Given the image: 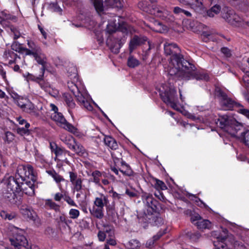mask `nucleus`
<instances>
[{
	"instance_id": "f257e3e1",
	"label": "nucleus",
	"mask_w": 249,
	"mask_h": 249,
	"mask_svg": "<svg viewBox=\"0 0 249 249\" xmlns=\"http://www.w3.org/2000/svg\"><path fill=\"white\" fill-rule=\"evenodd\" d=\"M164 50L166 55L171 56L168 70L170 75L185 80L195 79L207 81L209 80L207 73L196 71L193 64L184 59L180 49L176 44L165 42Z\"/></svg>"
},
{
	"instance_id": "f03ea898",
	"label": "nucleus",
	"mask_w": 249,
	"mask_h": 249,
	"mask_svg": "<svg viewBox=\"0 0 249 249\" xmlns=\"http://www.w3.org/2000/svg\"><path fill=\"white\" fill-rule=\"evenodd\" d=\"M68 73L70 79L73 80V81L68 82L69 89L73 93L81 106L89 111H92L93 102L86 93L83 86L80 85V82L78 81V77L76 67L71 65L68 70Z\"/></svg>"
},
{
	"instance_id": "7ed1b4c3",
	"label": "nucleus",
	"mask_w": 249,
	"mask_h": 249,
	"mask_svg": "<svg viewBox=\"0 0 249 249\" xmlns=\"http://www.w3.org/2000/svg\"><path fill=\"white\" fill-rule=\"evenodd\" d=\"M138 6L143 11L159 17L166 22L171 23L175 19L171 12L166 7L157 5L156 1H141L138 3Z\"/></svg>"
},
{
	"instance_id": "20e7f679",
	"label": "nucleus",
	"mask_w": 249,
	"mask_h": 249,
	"mask_svg": "<svg viewBox=\"0 0 249 249\" xmlns=\"http://www.w3.org/2000/svg\"><path fill=\"white\" fill-rule=\"evenodd\" d=\"M21 181L16 175V178L12 176L6 175L4 177V183L6 185V189L4 193V197L10 203L17 204V195L21 192L20 186Z\"/></svg>"
},
{
	"instance_id": "39448f33",
	"label": "nucleus",
	"mask_w": 249,
	"mask_h": 249,
	"mask_svg": "<svg viewBox=\"0 0 249 249\" xmlns=\"http://www.w3.org/2000/svg\"><path fill=\"white\" fill-rule=\"evenodd\" d=\"M122 7L123 4L120 0H106L104 3L103 0H94V9L100 16L105 14L109 8L121 9Z\"/></svg>"
},
{
	"instance_id": "423d86ee",
	"label": "nucleus",
	"mask_w": 249,
	"mask_h": 249,
	"mask_svg": "<svg viewBox=\"0 0 249 249\" xmlns=\"http://www.w3.org/2000/svg\"><path fill=\"white\" fill-rule=\"evenodd\" d=\"M17 175L21 181H36V177L31 165L20 166L17 169Z\"/></svg>"
},
{
	"instance_id": "0eeeda50",
	"label": "nucleus",
	"mask_w": 249,
	"mask_h": 249,
	"mask_svg": "<svg viewBox=\"0 0 249 249\" xmlns=\"http://www.w3.org/2000/svg\"><path fill=\"white\" fill-rule=\"evenodd\" d=\"M12 246L15 248L19 249L22 247L27 248L28 244L26 237L23 235V231L21 230L16 229L13 236L9 239Z\"/></svg>"
},
{
	"instance_id": "6e6552de",
	"label": "nucleus",
	"mask_w": 249,
	"mask_h": 249,
	"mask_svg": "<svg viewBox=\"0 0 249 249\" xmlns=\"http://www.w3.org/2000/svg\"><path fill=\"white\" fill-rule=\"evenodd\" d=\"M51 117L60 127L73 134L77 132V129L67 121L62 113L58 112H53Z\"/></svg>"
},
{
	"instance_id": "1a4fd4ad",
	"label": "nucleus",
	"mask_w": 249,
	"mask_h": 249,
	"mask_svg": "<svg viewBox=\"0 0 249 249\" xmlns=\"http://www.w3.org/2000/svg\"><path fill=\"white\" fill-rule=\"evenodd\" d=\"M17 105L23 111L35 117L39 116V112L42 108V106L36 107L28 100L24 101L23 99L19 100L17 101Z\"/></svg>"
},
{
	"instance_id": "9d476101",
	"label": "nucleus",
	"mask_w": 249,
	"mask_h": 249,
	"mask_svg": "<svg viewBox=\"0 0 249 249\" xmlns=\"http://www.w3.org/2000/svg\"><path fill=\"white\" fill-rule=\"evenodd\" d=\"M162 101L167 105L174 109L177 110L178 97L177 91L174 89H170L160 94Z\"/></svg>"
},
{
	"instance_id": "9b49d317",
	"label": "nucleus",
	"mask_w": 249,
	"mask_h": 249,
	"mask_svg": "<svg viewBox=\"0 0 249 249\" xmlns=\"http://www.w3.org/2000/svg\"><path fill=\"white\" fill-rule=\"evenodd\" d=\"M217 93L218 96L220 98V104L222 109L226 110H232L234 107L240 106L239 104L235 102L231 98H229L221 90H219Z\"/></svg>"
},
{
	"instance_id": "f8f14e48",
	"label": "nucleus",
	"mask_w": 249,
	"mask_h": 249,
	"mask_svg": "<svg viewBox=\"0 0 249 249\" xmlns=\"http://www.w3.org/2000/svg\"><path fill=\"white\" fill-rule=\"evenodd\" d=\"M244 131L245 130L243 125L234 119L231 121V124L227 128L226 132L231 136L240 138Z\"/></svg>"
},
{
	"instance_id": "ddd939ff",
	"label": "nucleus",
	"mask_w": 249,
	"mask_h": 249,
	"mask_svg": "<svg viewBox=\"0 0 249 249\" xmlns=\"http://www.w3.org/2000/svg\"><path fill=\"white\" fill-rule=\"evenodd\" d=\"M222 18L231 24H234L240 21V18L234 11L229 7L223 9Z\"/></svg>"
},
{
	"instance_id": "4468645a",
	"label": "nucleus",
	"mask_w": 249,
	"mask_h": 249,
	"mask_svg": "<svg viewBox=\"0 0 249 249\" xmlns=\"http://www.w3.org/2000/svg\"><path fill=\"white\" fill-rule=\"evenodd\" d=\"M17 17L10 13L7 10H0V23L3 26H10L11 21L16 22Z\"/></svg>"
},
{
	"instance_id": "2eb2a0df",
	"label": "nucleus",
	"mask_w": 249,
	"mask_h": 249,
	"mask_svg": "<svg viewBox=\"0 0 249 249\" xmlns=\"http://www.w3.org/2000/svg\"><path fill=\"white\" fill-rule=\"evenodd\" d=\"M213 236H216V241L213 242L214 246L215 249H232L231 248L228 247V245L225 243V241L228 239L229 240V236L222 234H217L214 232L213 234Z\"/></svg>"
},
{
	"instance_id": "dca6fc26",
	"label": "nucleus",
	"mask_w": 249,
	"mask_h": 249,
	"mask_svg": "<svg viewBox=\"0 0 249 249\" xmlns=\"http://www.w3.org/2000/svg\"><path fill=\"white\" fill-rule=\"evenodd\" d=\"M70 182L71 183L72 185V190L73 192H79L83 189V180L82 178L78 177L77 173L70 172Z\"/></svg>"
},
{
	"instance_id": "f3484780",
	"label": "nucleus",
	"mask_w": 249,
	"mask_h": 249,
	"mask_svg": "<svg viewBox=\"0 0 249 249\" xmlns=\"http://www.w3.org/2000/svg\"><path fill=\"white\" fill-rule=\"evenodd\" d=\"M147 40V38L144 36H134L131 38L129 43V53H131L138 47L144 43Z\"/></svg>"
},
{
	"instance_id": "a211bd4d",
	"label": "nucleus",
	"mask_w": 249,
	"mask_h": 249,
	"mask_svg": "<svg viewBox=\"0 0 249 249\" xmlns=\"http://www.w3.org/2000/svg\"><path fill=\"white\" fill-rule=\"evenodd\" d=\"M142 198L144 203L151 209L149 210L150 212L156 211L159 202L153 197L152 195L145 193L142 195Z\"/></svg>"
},
{
	"instance_id": "6ab92c4d",
	"label": "nucleus",
	"mask_w": 249,
	"mask_h": 249,
	"mask_svg": "<svg viewBox=\"0 0 249 249\" xmlns=\"http://www.w3.org/2000/svg\"><path fill=\"white\" fill-rule=\"evenodd\" d=\"M20 212L23 217L27 220H32L33 221L39 220L37 215L34 211L27 206H22L20 208Z\"/></svg>"
},
{
	"instance_id": "aec40b11",
	"label": "nucleus",
	"mask_w": 249,
	"mask_h": 249,
	"mask_svg": "<svg viewBox=\"0 0 249 249\" xmlns=\"http://www.w3.org/2000/svg\"><path fill=\"white\" fill-rule=\"evenodd\" d=\"M36 181L27 180L21 181L20 188L21 191L23 192L25 194L32 196L35 194L34 183Z\"/></svg>"
},
{
	"instance_id": "412c9836",
	"label": "nucleus",
	"mask_w": 249,
	"mask_h": 249,
	"mask_svg": "<svg viewBox=\"0 0 249 249\" xmlns=\"http://www.w3.org/2000/svg\"><path fill=\"white\" fill-rule=\"evenodd\" d=\"M234 119L232 117L223 115L219 117L217 119V121H215V124L217 126H219L226 132L227 128L231 124V121Z\"/></svg>"
},
{
	"instance_id": "4be33fe9",
	"label": "nucleus",
	"mask_w": 249,
	"mask_h": 249,
	"mask_svg": "<svg viewBox=\"0 0 249 249\" xmlns=\"http://www.w3.org/2000/svg\"><path fill=\"white\" fill-rule=\"evenodd\" d=\"M96 137L97 139H99L100 140V141L96 140L98 143L102 141H104L105 144L111 149L115 150L118 148L117 143L116 140L112 137L110 136H105L102 133Z\"/></svg>"
},
{
	"instance_id": "5701e85b",
	"label": "nucleus",
	"mask_w": 249,
	"mask_h": 249,
	"mask_svg": "<svg viewBox=\"0 0 249 249\" xmlns=\"http://www.w3.org/2000/svg\"><path fill=\"white\" fill-rule=\"evenodd\" d=\"M69 148L79 156L86 157L88 156V153L85 148L79 142H77L75 139Z\"/></svg>"
},
{
	"instance_id": "b1692460",
	"label": "nucleus",
	"mask_w": 249,
	"mask_h": 249,
	"mask_svg": "<svg viewBox=\"0 0 249 249\" xmlns=\"http://www.w3.org/2000/svg\"><path fill=\"white\" fill-rule=\"evenodd\" d=\"M45 5L51 12H55L60 15L62 14V9L58 4L56 0H47Z\"/></svg>"
},
{
	"instance_id": "393cba45",
	"label": "nucleus",
	"mask_w": 249,
	"mask_h": 249,
	"mask_svg": "<svg viewBox=\"0 0 249 249\" xmlns=\"http://www.w3.org/2000/svg\"><path fill=\"white\" fill-rule=\"evenodd\" d=\"M92 16L91 15H90V14H86L84 18H82V23L81 24L78 25L72 24V25L76 27H79L81 26H83L86 28H88V29L91 30L93 28L92 25L93 24V21L92 19Z\"/></svg>"
},
{
	"instance_id": "a878e982",
	"label": "nucleus",
	"mask_w": 249,
	"mask_h": 249,
	"mask_svg": "<svg viewBox=\"0 0 249 249\" xmlns=\"http://www.w3.org/2000/svg\"><path fill=\"white\" fill-rule=\"evenodd\" d=\"M44 71H42V74L38 76H36L32 74L28 73L27 76V78L28 81H35L37 83L40 87L46 91H48L47 86L45 85V83L43 81V77Z\"/></svg>"
},
{
	"instance_id": "bb28decb",
	"label": "nucleus",
	"mask_w": 249,
	"mask_h": 249,
	"mask_svg": "<svg viewBox=\"0 0 249 249\" xmlns=\"http://www.w3.org/2000/svg\"><path fill=\"white\" fill-rule=\"evenodd\" d=\"M36 62L42 66L41 70L42 71H44L47 61V58L46 55L41 53V49L36 52V54L34 56Z\"/></svg>"
},
{
	"instance_id": "cd10ccee",
	"label": "nucleus",
	"mask_w": 249,
	"mask_h": 249,
	"mask_svg": "<svg viewBox=\"0 0 249 249\" xmlns=\"http://www.w3.org/2000/svg\"><path fill=\"white\" fill-rule=\"evenodd\" d=\"M2 57L5 61H7L9 64L15 63L17 59L19 58L17 53L11 50H5L3 54Z\"/></svg>"
},
{
	"instance_id": "c85d7f7f",
	"label": "nucleus",
	"mask_w": 249,
	"mask_h": 249,
	"mask_svg": "<svg viewBox=\"0 0 249 249\" xmlns=\"http://www.w3.org/2000/svg\"><path fill=\"white\" fill-rule=\"evenodd\" d=\"M50 147L51 151L54 153L56 158L62 156L63 154L67 153L69 154L70 153L69 151L58 147L56 143L54 142H50Z\"/></svg>"
},
{
	"instance_id": "c756f323",
	"label": "nucleus",
	"mask_w": 249,
	"mask_h": 249,
	"mask_svg": "<svg viewBox=\"0 0 249 249\" xmlns=\"http://www.w3.org/2000/svg\"><path fill=\"white\" fill-rule=\"evenodd\" d=\"M188 6L197 13L202 11L204 8L202 0H192Z\"/></svg>"
},
{
	"instance_id": "7c9ffc66",
	"label": "nucleus",
	"mask_w": 249,
	"mask_h": 249,
	"mask_svg": "<svg viewBox=\"0 0 249 249\" xmlns=\"http://www.w3.org/2000/svg\"><path fill=\"white\" fill-rule=\"evenodd\" d=\"M47 172L53 178L54 180L58 184L59 189L60 190H62V187L60 184V182L66 181L64 178L62 176L59 175L54 170L47 171Z\"/></svg>"
},
{
	"instance_id": "2f4dec72",
	"label": "nucleus",
	"mask_w": 249,
	"mask_h": 249,
	"mask_svg": "<svg viewBox=\"0 0 249 249\" xmlns=\"http://www.w3.org/2000/svg\"><path fill=\"white\" fill-rule=\"evenodd\" d=\"M122 167L119 169V171L124 175L127 176H131L133 175V171L129 165L126 164L124 161H121Z\"/></svg>"
},
{
	"instance_id": "473e14b6",
	"label": "nucleus",
	"mask_w": 249,
	"mask_h": 249,
	"mask_svg": "<svg viewBox=\"0 0 249 249\" xmlns=\"http://www.w3.org/2000/svg\"><path fill=\"white\" fill-rule=\"evenodd\" d=\"M229 240L232 249H247L242 242L235 240L233 236H229Z\"/></svg>"
},
{
	"instance_id": "72a5a7b5",
	"label": "nucleus",
	"mask_w": 249,
	"mask_h": 249,
	"mask_svg": "<svg viewBox=\"0 0 249 249\" xmlns=\"http://www.w3.org/2000/svg\"><path fill=\"white\" fill-rule=\"evenodd\" d=\"M119 22H117L116 20H111L107 27V32L110 34H113L118 31Z\"/></svg>"
},
{
	"instance_id": "f704fd0d",
	"label": "nucleus",
	"mask_w": 249,
	"mask_h": 249,
	"mask_svg": "<svg viewBox=\"0 0 249 249\" xmlns=\"http://www.w3.org/2000/svg\"><path fill=\"white\" fill-rule=\"evenodd\" d=\"M195 225L197 226V228L200 230L206 229H210L212 226L211 222L206 219H201L199 221L195 223Z\"/></svg>"
},
{
	"instance_id": "c9c22d12",
	"label": "nucleus",
	"mask_w": 249,
	"mask_h": 249,
	"mask_svg": "<svg viewBox=\"0 0 249 249\" xmlns=\"http://www.w3.org/2000/svg\"><path fill=\"white\" fill-rule=\"evenodd\" d=\"M145 218L146 222L151 224L158 225V223L161 222L162 220L160 217L155 216L152 213L151 214H145Z\"/></svg>"
},
{
	"instance_id": "e433bc0d",
	"label": "nucleus",
	"mask_w": 249,
	"mask_h": 249,
	"mask_svg": "<svg viewBox=\"0 0 249 249\" xmlns=\"http://www.w3.org/2000/svg\"><path fill=\"white\" fill-rule=\"evenodd\" d=\"M127 66L131 68H134L140 64V61L133 55H130L127 59Z\"/></svg>"
},
{
	"instance_id": "4c0bfd02",
	"label": "nucleus",
	"mask_w": 249,
	"mask_h": 249,
	"mask_svg": "<svg viewBox=\"0 0 249 249\" xmlns=\"http://www.w3.org/2000/svg\"><path fill=\"white\" fill-rule=\"evenodd\" d=\"M60 140L66 144L69 148L73 143L75 139L70 135L66 136L65 135H62L60 136Z\"/></svg>"
},
{
	"instance_id": "58836bf2",
	"label": "nucleus",
	"mask_w": 249,
	"mask_h": 249,
	"mask_svg": "<svg viewBox=\"0 0 249 249\" xmlns=\"http://www.w3.org/2000/svg\"><path fill=\"white\" fill-rule=\"evenodd\" d=\"M0 215L2 218L5 220H11L16 216L15 213H8L5 211H2L0 213Z\"/></svg>"
},
{
	"instance_id": "ea45409f",
	"label": "nucleus",
	"mask_w": 249,
	"mask_h": 249,
	"mask_svg": "<svg viewBox=\"0 0 249 249\" xmlns=\"http://www.w3.org/2000/svg\"><path fill=\"white\" fill-rule=\"evenodd\" d=\"M107 203V198L104 196H101L100 197H96L94 201V204L99 208H103L104 204Z\"/></svg>"
},
{
	"instance_id": "a19ab883",
	"label": "nucleus",
	"mask_w": 249,
	"mask_h": 249,
	"mask_svg": "<svg viewBox=\"0 0 249 249\" xmlns=\"http://www.w3.org/2000/svg\"><path fill=\"white\" fill-rule=\"evenodd\" d=\"M45 205L46 206L49 207L51 209L58 211L59 210V206L56 204L52 199H47L45 200Z\"/></svg>"
},
{
	"instance_id": "79ce46f5",
	"label": "nucleus",
	"mask_w": 249,
	"mask_h": 249,
	"mask_svg": "<svg viewBox=\"0 0 249 249\" xmlns=\"http://www.w3.org/2000/svg\"><path fill=\"white\" fill-rule=\"evenodd\" d=\"M15 138V136L13 133L10 131H6L5 133L3 140L5 142L9 144L13 142Z\"/></svg>"
},
{
	"instance_id": "37998d69",
	"label": "nucleus",
	"mask_w": 249,
	"mask_h": 249,
	"mask_svg": "<svg viewBox=\"0 0 249 249\" xmlns=\"http://www.w3.org/2000/svg\"><path fill=\"white\" fill-rule=\"evenodd\" d=\"M140 246L139 241L136 239H132L127 244L128 249H139Z\"/></svg>"
},
{
	"instance_id": "c03bdc74",
	"label": "nucleus",
	"mask_w": 249,
	"mask_h": 249,
	"mask_svg": "<svg viewBox=\"0 0 249 249\" xmlns=\"http://www.w3.org/2000/svg\"><path fill=\"white\" fill-rule=\"evenodd\" d=\"M173 12L175 14L177 15H181L182 14H184L186 16L188 17H190L192 16V14L190 12L184 10L178 6H176L174 8Z\"/></svg>"
},
{
	"instance_id": "a18cd8bd",
	"label": "nucleus",
	"mask_w": 249,
	"mask_h": 249,
	"mask_svg": "<svg viewBox=\"0 0 249 249\" xmlns=\"http://www.w3.org/2000/svg\"><path fill=\"white\" fill-rule=\"evenodd\" d=\"M186 236L190 240L194 242H196L200 237L201 235L198 232H188L186 233Z\"/></svg>"
},
{
	"instance_id": "49530a36",
	"label": "nucleus",
	"mask_w": 249,
	"mask_h": 249,
	"mask_svg": "<svg viewBox=\"0 0 249 249\" xmlns=\"http://www.w3.org/2000/svg\"><path fill=\"white\" fill-rule=\"evenodd\" d=\"M64 97L65 102L70 107L73 108L75 107V103L71 95L69 94H65Z\"/></svg>"
},
{
	"instance_id": "de8ad7c7",
	"label": "nucleus",
	"mask_w": 249,
	"mask_h": 249,
	"mask_svg": "<svg viewBox=\"0 0 249 249\" xmlns=\"http://www.w3.org/2000/svg\"><path fill=\"white\" fill-rule=\"evenodd\" d=\"M30 125L29 123H26V124L25 125V127H18L17 129V133L23 136L24 135L29 134V127H30Z\"/></svg>"
},
{
	"instance_id": "09e8293b",
	"label": "nucleus",
	"mask_w": 249,
	"mask_h": 249,
	"mask_svg": "<svg viewBox=\"0 0 249 249\" xmlns=\"http://www.w3.org/2000/svg\"><path fill=\"white\" fill-rule=\"evenodd\" d=\"M245 144L249 146V130L244 131L240 138Z\"/></svg>"
},
{
	"instance_id": "8fccbe9b",
	"label": "nucleus",
	"mask_w": 249,
	"mask_h": 249,
	"mask_svg": "<svg viewBox=\"0 0 249 249\" xmlns=\"http://www.w3.org/2000/svg\"><path fill=\"white\" fill-rule=\"evenodd\" d=\"M118 30L122 32L123 33L127 34L128 31H130V29L128 25L125 23L122 22L121 23L119 22Z\"/></svg>"
},
{
	"instance_id": "3c124183",
	"label": "nucleus",
	"mask_w": 249,
	"mask_h": 249,
	"mask_svg": "<svg viewBox=\"0 0 249 249\" xmlns=\"http://www.w3.org/2000/svg\"><path fill=\"white\" fill-rule=\"evenodd\" d=\"M155 186L157 190H165L167 189L165 184L162 181L159 179L156 180Z\"/></svg>"
},
{
	"instance_id": "603ef678",
	"label": "nucleus",
	"mask_w": 249,
	"mask_h": 249,
	"mask_svg": "<svg viewBox=\"0 0 249 249\" xmlns=\"http://www.w3.org/2000/svg\"><path fill=\"white\" fill-rule=\"evenodd\" d=\"M27 45L30 48V49L37 52V51H39L40 50V48L39 46L36 45L34 42L31 41V40H28L27 41Z\"/></svg>"
},
{
	"instance_id": "864d4df0",
	"label": "nucleus",
	"mask_w": 249,
	"mask_h": 249,
	"mask_svg": "<svg viewBox=\"0 0 249 249\" xmlns=\"http://www.w3.org/2000/svg\"><path fill=\"white\" fill-rule=\"evenodd\" d=\"M102 177H104V174L98 171H94V183L100 184V179Z\"/></svg>"
},
{
	"instance_id": "5fc2aeb1",
	"label": "nucleus",
	"mask_w": 249,
	"mask_h": 249,
	"mask_svg": "<svg viewBox=\"0 0 249 249\" xmlns=\"http://www.w3.org/2000/svg\"><path fill=\"white\" fill-rule=\"evenodd\" d=\"M79 211L78 210L71 209L70 210L69 214L71 218H77L79 215Z\"/></svg>"
},
{
	"instance_id": "6e6d98bb",
	"label": "nucleus",
	"mask_w": 249,
	"mask_h": 249,
	"mask_svg": "<svg viewBox=\"0 0 249 249\" xmlns=\"http://www.w3.org/2000/svg\"><path fill=\"white\" fill-rule=\"evenodd\" d=\"M83 189L81 190L76 195V197L79 202H83L85 198V195L83 192Z\"/></svg>"
},
{
	"instance_id": "4d7b16f0",
	"label": "nucleus",
	"mask_w": 249,
	"mask_h": 249,
	"mask_svg": "<svg viewBox=\"0 0 249 249\" xmlns=\"http://www.w3.org/2000/svg\"><path fill=\"white\" fill-rule=\"evenodd\" d=\"M61 193H57L54 196V199L56 201H60L61 199L64 197L65 195L63 194V190H61Z\"/></svg>"
},
{
	"instance_id": "13d9d810",
	"label": "nucleus",
	"mask_w": 249,
	"mask_h": 249,
	"mask_svg": "<svg viewBox=\"0 0 249 249\" xmlns=\"http://www.w3.org/2000/svg\"><path fill=\"white\" fill-rule=\"evenodd\" d=\"M103 208H98V209L94 211V216L97 218H101L103 216Z\"/></svg>"
},
{
	"instance_id": "bf43d9fd",
	"label": "nucleus",
	"mask_w": 249,
	"mask_h": 249,
	"mask_svg": "<svg viewBox=\"0 0 249 249\" xmlns=\"http://www.w3.org/2000/svg\"><path fill=\"white\" fill-rule=\"evenodd\" d=\"M64 199L66 201L69 205L73 206H75L76 204L74 201L69 196L65 195Z\"/></svg>"
},
{
	"instance_id": "052dcab7",
	"label": "nucleus",
	"mask_w": 249,
	"mask_h": 249,
	"mask_svg": "<svg viewBox=\"0 0 249 249\" xmlns=\"http://www.w3.org/2000/svg\"><path fill=\"white\" fill-rule=\"evenodd\" d=\"M11 32L13 33L14 35V39H17L20 36V33L14 27L12 26H9Z\"/></svg>"
},
{
	"instance_id": "680f3d73",
	"label": "nucleus",
	"mask_w": 249,
	"mask_h": 249,
	"mask_svg": "<svg viewBox=\"0 0 249 249\" xmlns=\"http://www.w3.org/2000/svg\"><path fill=\"white\" fill-rule=\"evenodd\" d=\"M221 52L227 57H229L231 55V51L228 48H222Z\"/></svg>"
},
{
	"instance_id": "e2e57ef3",
	"label": "nucleus",
	"mask_w": 249,
	"mask_h": 249,
	"mask_svg": "<svg viewBox=\"0 0 249 249\" xmlns=\"http://www.w3.org/2000/svg\"><path fill=\"white\" fill-rule=\"evenodd\" d=\"M215 14H217L221 10V7L219 5L215 4L210 9Z\"/></svg>"
},
{
	"instance_id": "0e129e2a",
	"label": "nucleus",
	"mask_w": 249,
	"mask_h": 249,
	"mask_svg": "<svg viewBox=\"0 0 249 249\" xmlns=\"http://www.w3.org/2000/svg\"><path fill=\"white\" fill-rule=\"evenodd\" d=\"M201 219V216L197 214L196 215H193L191 217V220L192 223H193L195 224V223H196V222L199 221Z\"/></svg>"
},
{
	"instance_id": "69168bd1",
	"label": "nucleus",
	"mask_w": 249,
	"mask_h": 249,
	"mask_svg": "<svg viewBox=\"0 0 249 249\" xmlns=\"http://www.w3.org/2000/svg\"><path fill=\"white\" fill-rule=\"evenodd\" d=\"M0 76L5 82H7L6 78V71L2 68L0 69Z\"/></svg>"
},
{
	"instance_id": "338daca9",
	"label": "nucleus",
	"mask_w": 249,
	"mask_h": 249,
	"mask_svg": "<svg viewBox=\"0 0 249 249\" xmlns=\"http://www.w3.org/2000/svg\"><path fill=\"white\" fill-rule=\"evenodd\" d=\"M106 234L104 232L100 231L98 234V237L100 241H103L106 238Z\"/></svg>"
},
{
	"instance_id": "774afa93",
	"label": "nucleus",
	"mask_w": 249,
	"mask_h": 249,
	"mask_svg": "<svg viewBox=\"0 0 249 249\" xmlns=\"http://www.w3.org/2000/svg\"><path fill=\"white\" fill-rule=\"evenodd\" d=\"M239 112L249 119V110L245 108H241L239 109Z\"/></svg>"
}]
</instances>
